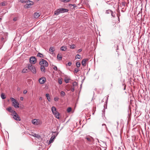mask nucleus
Segmentation results:
<instances>
[{
	"label": "nucleus",
	"instance_id": "1",
	"mask_svg": "<svg viewBox=\"0 0 150 150\" xmlns=\"http://www.w3.org/2000/svg\"><path fill=\"white\" fill-rule=\"evenodd\" d=\"M69 10L67 9L61 8L57 9L54 12L55 15L57 16L61 13L68 12Z\"/></svg>",
	"mask_w": 150,
	"mask_h": 150
},
{
	"label": "nucleus",
	"instance_id": "2",
	"mask_svg": "<svg viewBox=\"0 0 150 150\" xmlns=\"http://www.w3.org/2000/svg\"><path fill=\"white\" fill-rule=\"evenodd\" d=\"M10 99L12 102V105L15 108H18L19 107V104L18 102L13 98L11 97Z\"/></svg>",
	"mask_w": 150,
	"mask_h": 150
},
{
	"label": "nucleus",
	"instance_id": "3",
	"mask_svg": "<svg viewBox=\"0 0 150 150\" xmlns=\"http://www.w3.org/2000/svg\"><path fill=\"white\" fill-rule=\"evenodd\" d=\"M28 68L33 74H35L36 73V69L35 67L32 65L29 64L28 65Z\"/></svg>",
	"mask_w": 150,
	"mask_h": 150
},
{
	"label": "nucleus",
	"instance_id": "4",
	"mask_svg": "<svg viewBox=\"0 0 150 150\" xmlns=\"http://www.w3.org/2000/svg\"><path fill=\"white\" fill-rule=\"evenodd\" d=\"M12 116L15 120L16 121H21V119L20 117L16 112H14L13 114L12 115Z\"/></svg>",
	"mask_w": 150,
	"mask_h": 150
},
{
	"label": "nucleus",
	"instance_id": "5",
	"mask_svg": "<svg viewBox=\"0 0 150 150\" xmlns=\"http://www.w3.org/2000/svg\"><path fill=\"white\" fill-rule=\"evenodd\" d=\"M39 64L44 66L45 67H47L48 66V64L47 62L43 59H41V61L39 62Z\"/></svg>",
	"mask_w": 150,
	"mask_h": 150
},
{
	"label": "nucleus",
	"instance_id": "6",
	"mask_svg": "<svg viewBox=\"0 0 150 150\" xmlns=\"http://www.w3.org/2000/svg\"><path fill=\"white\" fill-rule=\"evenodd\" d=\"M32 123L35 125H38L40 124V121L39 119H34L32 120Z\"/></svg>",
	"mask_w": 150,
	"mask_h": 150
},
{
	"label": "nucleus",
	"instance_id": "7",
	"mask_svg": "<svg viewBox=\"0 0 150 150\" xmlns=\"http://www.w3.org/2000/svg\"><path fill=\"white\" fill-rule=\"evenodd\" d=\"M37 61L36 58L34 57H31L30 58V62L32 64H35Z\"/></svg>",
	"mask_w": 150,
	"mask_h": 150
},
{
	"label": "nucleus",
	"instance_id": "8",
	"mask_svg": "<svg viewBox=\"0 0 150 150\" xmlns=\"http://www.w3.org/2000/svg\"><path fill=\"white\" fill-rule=\"evenodd\" d=\"M57 134L58 133H56V136L53 135L50 138V140L48 142V144H50L51 143H52L54 142V139L56 137L57 135Z\"/></svg>",
	"mask_w": 150,
	"mask_h": 150
},
{
	"label": "nucleus",
	"instance_id": "9",
	"mask_svg": "<svg viewBox=\"0 0 150 150\" xmlns=\"http://www.w3.org/2000/svg\"><path fill=\"white\" fill-rule=\"evenodd\" d=\"M46 81V79L44 77H42L40 78L39 80V81L40 83L41 84H44Z\"/></svg>",
	"mask_w": 150,
	"mask_h": 150
},
{
	"label": "nucleus",
	"instance_id": "10",
	"mask_svg": "<svg viewBox=\"0 0 150 150\" xmlns=\"http://www.w3.org/2000/svg\"><path fill=\"white\" fill-rule=\"evenodd\" d=\"M85 139H86L87 141L90 142H92L94 141V139L91 137L90 136L89 137H86Z\"/></svg>",
	"mask_w": 150,
	"mask_h": 150
},
{
	"label": "nucleus",
	"instance_id": "11",
	"mask_svg": "<svg viewBox=\"0 0 150 150\" xmlns=\"http://www.w3.org/2000/svg\"><path fill=\"white\" fill-rule=\"evenodd\" d=\"M88 60V59H83L81 62L82 65L83 66H85L86 65V62Z\"/></svg>",
	"mask_w": 150,
	"mask_h": 150
},
{
	"label": "nucleus",
	"instance_id": "12",
	"mask_svg": "<svg viewBox=\"0 0 150 150\" xmlns=\"http://www.w3.org/2000/svg\"><path fill=\"white\" fill-rule=\"evenodd\" d=\"M26 3L30 6L34 4L33 2L30 0H27Z\"/></svg>",
	"mask_w": 150,
	"mask_h": 150
},
{
	"label": "nucleus",
	"instance_id": "13",
	"mask_svg": "<svg viewBox=\"0 0 150 150\" xmlns=\"http://www.w3.org/2000/svg\"><path fill=\"white\" fill-rule=\"evenodd\" d=\"M40 65L41 66L40 68L41 71L42 72H43L44 73L45 72V66H44L42 65Z\"/></svg>",
	"mask_w": 150,
	"mask_h": 150
},
{
	"label": "nucleus",
	"instance_id": "14",
	"mask_svg": "<svg viewBox=\"0 0 150 150\" xmlns=\"http://www.w3.org/2000/svg\"><path fill=\"white\" fill-rule=\"evenodd\" d=\"M6 110L10 112L13 113V114L14 112H15V111L12 109L11 107H9L6 109Z\"/></svg>",
	"mask_w": 150,
	"mask_h": 150
},
{
	"label": "nucleus",
	"instance_id": "15",
	"mask_svg": "<svg viewBox=\"0 0 150 150\" xmlns=\"http://www.w3.org/2000/svg\"><path fill=\"white\" fill-rule=\"evenodd\" d=\"M40 16V15L38 13H34V17L35 18H38Z\"/></svg>",
	"mask_w": 150,
	"mask_h": 150
},
{
	"label": "nucleus",
	"instance_id": "16",
	"mask_svg": "<svg viewBox=\"0 0 150 150\" xmlns=\"http://www.w3.org/2000/svg\"><path fill=\"white\" fill-rule=\"evenodd\" d=\"M57 59L59 60H62V57L61 54H58L57 57Z\"/></svg>",
	"mask_w": 150,
	"mask_h": 150
},
{
	"label": "nucleus",
	"instance_id": "17",
	"mask_svg": "<svg viewBox=\"0 0 150 150\" xmlns=\"http://www.w3.org/2000/svg\"><path fill=\"white\" fill-rule=\"evenodd\" d=\"M55 117L58 119H59V113L58 112H57V113H55V115H54Z\"/></svg>",
	"mask_w": 150,
	"mask_h": 150
},
{
	"label": "nucleus",
	"instance_id": "18",
	"mask_svg": "<svg viewBox=\"0 0 150 150\" xmlns=\"http://www.w3.org/2000/svg\"><path fill=\"white\" fill-rule=\"evenodd\" d=\"M33 136L36 137L38 139L40 138V136L38 134H33L32 135Z\"/></svg>",
	"mask_w": 150,
	"mask_h": 150
},
{
	"label": "nucleus",
	"instance_id": "19",
	"mask_svg": "<svg viewBox=\"0 0 150 150\" xmlns=\"http://www.w3.org/2000/svg\"><path fill=\"white\" fill-rule=\"evenodd\" d=\"M60 49L62 51H65L67 50V48L65 46H62L61 47Z\"/></svg>",
	"mask_w": 150,
	"mask_h": 150
},
{
	"label": "nucleus",
	"instance_id": "20",
	"mask_svg": "<svg viewBox=\"0 0 150 150\" xmlns=\"http://www.w3.org/2000/svg\"><path fill=\"white\" fill-rule=\"evenodd\" d=\"M66 94L63 91H61L60 92V96L62 97H63Z\"/></svg>",
	"mask_w": 150,
	"mask_h": 150
},
{
	"label": "nucleus",
	"instance_id": "21",
	"mask_svg": "<svg viewBox=\"0 0 150 150\" xmlns=\"http://www.w3.org/2000/svg\"><path fill=\"white\" fill-rule=\"evenodd\" d=\"M54 50L53 47H50L49 49V51L53 53Z\"/></svg>",
	"mask_w": 150,
	"mask_h": 150
},
{
	"label": "nucleus",
	"instance_id": "22",
	"mask_svg": "<svg viewBox=\"0 0 150 150\" xmlns=\"http://www.w3.org/2000/svg\"><path fill=\"white\" fill-rule=\"evenodd\" d=\"M37 56L40 57H44L43 55L40 52H39Z\"/></svg>",
	"mask_w": 150,
	"mask_h": 150
},
{
	"label": "nucleus",
	"instance_id": "23",
	"mask_svg": "<svg viewBox=\"0 0 150 150\" xmlns=\"http://www.w3.org/2000/svg\"><path fill=\"white\" fill-rule=\"evenodd\" d=\"M46 97L47 98V99L48 100V101H50V97L49 96V95L48 94H46Z\"/></svg>",
	"mask_w": 150,
	"mask_h": 150
},
{
	"label": "nucleus",
	"instance_id": "24",
	"mask_svg": "<svg viewBox=\"0 0 150 150\" xmlns=\"http://www.w3.org/2000/svg\"><path fill=\"white\" fill-rule=\"evenodd\" d=\"M1 97L3 99H4L6 98V97L4 93H1Z\"/></svg>",
	"mask_w": 150,
	"mask_h": 150
},
{
	"label": "nucleus",
	"instance_id": "25",
	"mask_svg": "<svg viewBox=\"0 0 150 150\" xmlns=\"http://www.w3.org/2000/svg\"><path fill=\"white\" fill-rule=\"evenodd\" d=\"M79 71V68H75L74 69V73H77Z\"/></svg>",
	"mask_w": 150,
	"mask_h": 150
},
{
	"label": "nucleus",
	"instance_id": "26",
	"mask_svg": "<svg viewBox=\"0 0 150 150\" xmlns=\"http://www.w3.org/2000/svg\"><path fill=\"white\" fill-rule=\"evenodd\" d=\"M28 71V69H24L22 71V73H25L27 72Z\"/></svg>",
	"mask_w": 150,
	"mask_h": 150
},
{
	"label": "nucleus",
	"instance_id": "27",
	"mask_svg": "<svg viewBox=\"0 0 150 150\" xmlns=\"http://www.w3.org/2000/svg\"><path fill=\"white\" fill-rule=\"evenodd\" d=\"M81 65L80 63L79 62H76V66L77 67L79 68L80 67V65Z\"/></svg>",
	"mask_w": 150,
	"mask_h": 150
},
{
	"label": "nucleus",
	"instance_id": "28",
	"mask_svg": "<svg viewBox=\"0 0 150 150\" xmlns=\"http://www.w3.org/2000/svg\"><path fill=\"white\" fill-rule=\"evenodd\" d=\"M111 11H112L110 10H106V11L105 13L107 14L110 13L111 12Z\"/></svg>",
	"mask_w": 150,
	"mask_h": 150
},
{
	"label": "nucleus",
	"instance_id": "29",
	"mask_svg": "<svg viewBox=\"0 0 150 150\" xmlns=\"http://www.w3.org/2000/svg\"><path fill=\"white\" fill-rule=\"evenodd\" d=\"M56 110V108L54 106H53L52 108V112L53 111H55Z\"/></svg>",
	"mask_w": 150,
	"mask_h": 150
},
{
	"label": "nucleus",
	"instance_id": "30",
	"mask_svg": "<svg viewBox=\"0 0 150 150\" xmlns=\"http://www.w3.org/2000/svg\"><path fill=\"white\" fill-rule=\"evenodd\" d=\"M70 48L72 49H74L75 48V45H70Z\"/></svg>",
	"mask_w": 150,
	"mask_h": 150
},
{
	"label": "nucleus",
	"instance_id": "31",
	"mask_svg": "<svg viewBox=\"0 0 150 150\" xmlns=\"http://www.w3.org/2000/svg\"><path fill=\"white\" fill-rule=\"evenodd\" d=\"M72 84L73 86L74 87L77 85V83L76 82L74 81L73 83Z\"/></svg>",
	"mask_w": 150,
	"mask_h": 150
},
{
	"label": "nucleus",
	"instance_id": "32",
	"mask_svg": "<svg viewBox=\"0 0 150 150\" xmlns=\"http://www.w3.org/2000/svg\"><path fill=\"white\" fill-rule=\"evenodd\" d=\"M71 0H61V1L64 2H68L69 1Z\"/></svg>",
	"mask_w": 150,
	"mask_h": 150
},
{
	"label": "nucleus",
	"instance_id": "33",
	"mask_svg": "<svg viewBox=\"0 0 150 150\" xmlns=\"http://www.w3.org/2000/svg\"><path fill=\"white\" fill-rule=\"evenodd\" d=\"M71 110V108L70 107H69L67 108V111L68 112H70Z\"/></svg>",
	"mask_w": 150,
	"mask_h": 150
},
{
	"label": "nucleus",
	"instance_id": "34",
	"mask_svg": "<svg viewBox=\"0 0 150 150\" xmlns=\"http://www.w3.org/2000/svg\"><path fill=\"white\" fill-rule=\"evenodd\" d=\"M110 14H111V15L113 17H115V13H113L112 11H111V12Z\"/></svg>",
	"mask_w": 150,
	"mask_h": 150
},
{
	"label": "nucleus",
	"instance_id": "35",
	"mask_svg": "<svg viewBox=\"0 0 150 150\" xmlns=\"http://www.w3.org/2000/svg\"><path fill=\"white\" fill-rule=\"evenodd\" d=\"M59 98L58 97H55L54 98V100L55 101H58Z\"/></svg>",
	"mask_w": 150,
	"mask_h": 150
},
{
	"label": "nucleus",
	"instance_id": "36",
	"mask_svg": "<svg viewBox=\"0 0 150 150\" xmlns=\"http://www.w3.org/2000/svg\"><path fill=\"white\" fill-rule=\"evenodd\" d=\"M24 7L26 8H28L30 7V6L28 5V4H26L24 6Z\"/></svg>",
	"mask_w": 150,
	"mask_h": 150
},
{
	"label": "nucleus",
	"instance_id": "37",
	"mask_svg": "<svg viewBox=\"0 0 150 150\" xmlns=\"http://www.w3.org/2000/svg\"><path fill=\"white\" fill-rule=\"evenodd\" d=\"M1 5L2 6H4L6 5V2L3 1L1 3Z\"/></svg>",
	"mask_w": 150,
	"mask_h": 150
},
{
	"label": "nucleus",
	"instance_id": "38",
	"mask_svg": "<svg viewBox=\"0 0 150 150\" xmlns=\"http://www.w3.org/2000/svg\"><path fill=\"white\" fill-rule=\"evenodd\" d=\"M79 56L80 57L81 55L79 54H77L76 57V59H80V58L79 57Z\"/></svg>",
	"mask_w": 150,
	"mask_h": 150
},
{
	"label": "nucleus",
	"instance_id": "39",
	"mask_svg": "<svg viewBox=\"0 0 150 150\" xmlns=\"http://www.w3.org/2000/svg\"><path fill=\"white\" fill-rule=\"evenodd\" d=\"M27 0H20V1L21 3L25 2L26 3L27 1Z\"/></svg>",
	"mask_w": 150,
	"mask_h": 150
},
{
	"label": "nucleus",
	"instance_id": "40",
	"mask_svg": "<svg viewBox=\"0 0 150 150\" xmlns=\"http://www.w3.org/2000/svg\"><path fill=\"white\" fill-rule=\"evenodd\" d=\"M126 4V3L125 2H122L121 4L123 6H125V5Z\"/></svg>",
	"mask_w": 150,
	"mask_h": 150
},
{
	"label": "nucleus",
	"instance_id": "41",
	"mask_svg": "<svg viewBox=\"0 0 150 150\" xmlns=\"http://www.w3.org/2000/svg\"><path fill=\"white\" fill-rule=\"evenodd\" d=\"M69 6H73L74 8H75L76 7V5L74 4H70Z\"/></svg>",
	"mask_w": 150,
	"mask_h": 150
},
{
	"label": "nucleus",
	"instance_id": "42",
	"mask_svg": "<svg viewBox=\"0 0 150 150\" xmlns=\"http://www.w3.org/2000/svg\"><path fill=\"white\" fill-rule=\"evenodd\" d=\"M71 64H72L71 62H69L66 65L67 66V65H68L69 66H70L71 65Z\"/></svg>",
	"mask_w": 150,
	"mask_h": 150
},
{
	"label": "nucleus",
	"instance_id": "43",
	"mask_svg": "<svg viewBox=\"0 0 150 150\" xmlns=\"http://www.w3.org/2000/svg\"><path fill=\"white\" fill-rule=\"evenodd\" d=\"M71 91L72 92H74V87H73V88H72L71 89Z\"/></svg>",
	"mask_w": 150,
	"mask_h": 150
},
{
	"label": "nucleus",
	"instance_id": "44",
	"mask_svg": "<svg viewBox=\"0 0 150 150\" xmlns=\"http://www.w3.org/2000/svg\"><path fill=\"white\" fill-rule=\"evenodd\" d=\"M102 126H104L105 127V128H106V129L107 130V127H106V125L105 124H102Z\"/></svg>",
	"mask_w": 150,
	"mask_h": 150
},
{
	"label": "nucleus",
	"instance_id": "45",
	"mask_svg": "<svg viewBox=\"0 0 150 150\" xmlns=\"http://www.w3.org/2000/svg\"><path fill=\"white\" fill-rule=\"evenodd\" d=\"M53 69H54V70H57V66H55L54 67H53Z\"/></svg>",
	"mask_w": 150,
	"mask_h": 150
},
{
	"label": "nucleus",
	"instance_id": "46",
	"mask_svg": "<svg viewBox=\"0 0 150 150\" xmlns=\"http://www.w3.org/2000/svg\"><path fill=\"white\" fill-rule=\"evenodd\" d=\"M52 112L54 115H55V113H57V112H57V111H56H56H54L53 112V111Z\"/></svg>",
	"mask_w": 150,
	"mask_h": 150
},
{
	"label": "nucleus",
	"instance_id": "47",
	"mask_svg": "<svg viewBox=\"0 0 150 150\" xmlns=\"http://www.w3.org/2000/svg\"><path fill=\"white\" fill-rule=\"evenodd\" d=\"M59 83L60 84H61L62 83V81L61 80H59Z\"/></svg>",
	"mask_w": 150,
	"mask_h": 150
},
{
	"label": "nucleus",
	"instance_id": "48",
	"mask_svg": "<svg viewBox=\"0 0 150 150\" xmlns=\"http://www.w3.org/2000/svg\"><path fill=\"white\" fill-rule=\"evenodd\" d=\"M82 51V50L81 49H80L78 50V52L79 53V52H81Z\"/></svg>",
	"mask_w": 150,
	"mask_h": 150
},
{
	"label": "nucleus",
	"instance_id": "49",
	"mask_svg": "<svg viewBox=\"0 0 150 150\" xmlns=\"http://www.w3.org/2000/svg\"><path fill=\"white\" fill-rule=\"evenodd\" d=\"M27 93V91L26 90H24L23 91V93L24 94H26Z\"/></svg>",
	"mask_w": 150,
	"mask_h": 150
},
{
	"label": "nucleus",
	"instance_id": "50",
	"mask_svg": "<svg viewBox=\"0 0 150 150\" xmlns=\"http://www.w3.org/2000/svg\"><path fill=\"white\" fill-rule=\"evenodd\" d=\"M20 99L21 100H23V98L22 97H21L20 98Z\"/></svg>",
	"mask_w": 150,
	"mask_h": 150
},
{
	"label": "nucleus",
	"instance_id": "51",
	"mask_svg": "<svg viewBox=\"0 0 150 150\" xmlns=\"http://www.w3.org/2000/svg\"><path fill=\"white\" fill-rule=\"evenodd\" d=\"M13 20L14 21H15L16 20V18H14L13 19Z\"/></svg>",
	"mask_w": 150,
	"mask_h": 150
},
{
	"label": "nucleus",
	"instance_id": "52",
	"mask_svg": "<svg viewBox=\"0 0 150 150\" xmlns=\"http://www.w3.org/2000/svg\"><path fill=\"white\" fill-rule=\"evenodd\" d=\"M42 97H40L39 98V100H42Z\"/></svg>",
	"mask_w": 150,
	"mask_h": 150
},
{
	"label": "nucleus",
	"instance_id": "53",
	"mask_svg": "<svg viewBox=\"0 0 150 150\" xmlns=\"http://www.w3.org/2000/svg\"><path fill=\"white\" fill-rule=\"evenodd\" d=\"M107 100L106 101V103L107 102V101H108V97H107Z\"/></svg>",
	"mask_w": 150,
	"mask_h": 150
},
{
	"label": "nucleus",
	"instance_id": "54",
	"mask_svg": "<svg viewBox=\"0 0 150 150\" xmlns=\"http://www.w3.org/2000/svg\"><path fill=\"white\" fill-rule=\"evenodd\" d=\"M118 21H120L119 16H118Z\"/></svg>",
	"mask_w": 150,
	"mask_h": 150
},
{
	"label": "nucleus",
	"instance_id": "55",
	"mask_svg": "<svg viewBox=\"0 0 150 150\" xmlns=\"http://www.w3.org/2000/svg\"><path fill=\"white\" fill-rule=\"evenodd\" d=\"M65 82H66V83H68V81H65Z\"/></svg>",
	"mask_w": 150,
	"mask_h": 150
},
{
	"label": "nucleus",
	"instance_id": "56",
	"mask_svg": "<svg viewBox=\"0 0 150 150\" xmlns=\"http://www.w3.org/2000/svg\"><path fill=\"white\" fill-rule=\"evenodd\" d=\"M4 39V38H1V40H3Z\"/></svg>",
	"mask_w": 150,
	"mask_h": 150
},
{
	"label": "nucleus",
	"instance_id": "57",
	"mask_svg": "<svg viewBox=\"0 0 150 150\" xmlns=\"http://www.w3.org/2000/svg\"><path fill=\"white\" fill-rule=\"evenodd\" d=\"M1 18H0V21H1Z\"/></svg>",
	"mask_w": 150,
	"mask_h": 150
},
{
	"label": "nucleus",
	"instance_id": "58",
	"mask_svg": "<svg viewBox=\"0 0 150 150\" xmlns=\"http://www.w3.org/2000/svg\"><path fill=\"white\" fill-rule=\"evenodd\" d=\"M54 132V133H56V132Z\"/></svg>",
	"mask_w": 150,
	"mask_h": 150
},
{
	"label": "nucleus",
	"instance_id": "59",
	"mask_svg": "<svg viewBox=\"0 0 150 150\" xmlns=\"http://www.w3.org/2000/svg\"><path fill=\"white\" fill-rule=\"evenodd\" d=\"M111 86H112V84H111Z\"/></svg>",
	"mask_w": 150,
	"mask_h": 150
}]
</instances>
